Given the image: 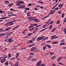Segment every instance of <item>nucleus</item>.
<instances>
[{"instance_id": "f257e3e1", "label": "nucleus", "mask_w": 66, "mask_h": 66, "mask_svg": "<svg viewBox=\"0 0 66 66\" xmlns=\"http://www.w3.org/2000/svg\"><path fill=\"white\" fill-rule=\"evenodd\" d=\"M4 41L6 42H10V43H13V39L12 38H11L10 39L8 38L4 40Z\"/></svg>"}, {"instance_id": "f03ea898", "label": "nucleus", "mask_w": 66, "mask_h": 66, "mask_svg": "<svg viewBox=\"0 0 66 66\" xmlns=\"http://www.w3.org/2000/svg\"><path fill=\"white\" fill-rule=\"evenodd\" d=\"M36 49V47H34L31 49V51H34V50Z\"/></svg>"}, {"instance_id": "7ed1b4c3", "label": "nucleus", "mask_w": 66, "mask_h": 66, "mask_svg": "<svg viewBox=\"0 0 66 66\" xmlns=\"http://www.w3.org/2000/svg\"><path fill=\"white\" fill-rule=\"evenodd\" d=\"M62 59V57L60 56L59 57L57 60V61L58 62H59V61H60Z\"/></svg>"}, {"instance_id": "20e7f679", "label": "nucleus", "mask_w": 66, "mask_h": 66, "mask_svg": "<svg viewBox=\"0 0 66 66\" xmlns=\"http://www.w3.org/2000/svg\"><path fill=\"white\" fill-rule=\"evenodd\" d=\"M56 56L54 55V56H52V57H51V59L52 60H53L55 59V58H56Z\"/></svg>"}, {"instance_id": "39448f33", "label": "nucleus", "mask_w": 66, "mask_h": 66, "mask_svg": "<svg viewBox=\"0 0 66 66\" xmlns=\"http://www.w3.org/2000/svg\"><path fill=\"white\" fill-rule=\"evenodd\" d=\"M7 58V56L6 55H5L3 56V60H4V59Z\"/></svg>"}, {"instance_id": "423d86ee", "label": "nucleus", "mask_w": 66, "mask_h": 66, "mask_svg": "<svg viewBox=\"0 0 66 66\" xmlns=\"http://www.w3.org/2000/svg\"><path fill=\"white\" fill-rule=\"evenodd\" d=\"M26 31H27V29H26L24 30L22 32V33L23 34H25L26 33V32H26Z\"/></svg>"}, {"instance_id": "0eeeda50", "label": "nucleus", "mask_w": 66, "mask_h": 66, "mask_svg": "<svg viewBox=\"0 0 66 66\" xmlns=\"http://www.w3.org/2000/svg\"><path fill=\"white\" fill-rule=\"evenodd\" d=\"M31 24V26H32V25H33L34 26H36V27H37V26L38 25V24H36V23H34L33 24Z\"/></svg>"}, {"instance_id": "6e6552de", "label": "nucleus", "mask_w": 66, "mask_h": 66, "mask_svg": "<svg viewBox=\"0 0 66 66\" xmlns=\"http://www.w3.org/2000/svg\"><path fill=\"white\" fill-rule=\"evenodd\" d=\"M34 21L36 22H38V21H39V20L37 19H34Z\"/></svg>"}, {"instance_id": "1a4fd4ad", "label": "nucleus", "mask_w": 66, "mask_h": 66, "mask_svg": "<svg viewBox=\"0 0 66 66\" xmlns=\"http://www.w3.org/2000/svg\"><path fill=\"white\" fill-rule=\"evenodd\" d=\"M46 46H47L48 48H51V46L50 45L47 44V45Z\"/></svg>"}, {"instance_id": "9d476101", "label": "nucleus", "mask_w": 66, "mask_h": 66, "mask_svg": "<svg viewBox=\"0 0 66 66\" xmlns=\"http://www.w3.org/2000/svg\"><path fill=\"white\" fill-rule=\"evenodd\" d=\"M11 27H9L8 28H6L5 29L6 30V31H8V30H10V29H11Z\"/></svg>"}, {"instance_id": "9b49d317", "label": "nucleus", "mask_w": 66, "mask_h": 66, "mask_svg": "<svg viewBox=\"0 0 66 66\" xmlns=\"http://www.w3.org/2000/svg\"><path fill=\"white\" fill-rule=\"evenodd\" d=\"M52 25H51L50 26L49 29L50 30H51V29H52Z\"/></svg>"}, {"instance_id": "f8f14e48", "label": "nucleus", "mask_w": 66, "mask_h": 66, "mask_svg": "<svg viewBox=\"0 0 66 66\" xmlns=\"http://www.w3.org/2000/svg\"><path fill=\"white\" fill-rule=\"evenodd\" d=\"M6 61V59H4V60H3L1 61V63H3L5 62Z\"/></svg>"}, {"instance_id": "ddd939ff", "label": "nucleus", "mask_w": 66, "mask_h": 66, "mask_svg": "<svg viewBox=\"0 0 66 66\" xmlns=\"http://www.w3.org/2000/svg\"><path fill=\"white\" fill-rule=\"evenodd\" d=\"M41 40V39L40 38V37H39L37 39V41H39Z\"/></svg>"}, {"instance_id": "4468645a", "label": "nucleus", "mask_w": 66, "mask_h": 66, "mask_svg": "<svg viewBox=\"0 0 66 66\" xmlns=\"http://www.w3.org/2000/svg\"><path fill=\"white\" fill-rule=\"evenodd\" d=\"M35 27H34V28H30L29 29V31H32V30H33L35 29Z\"/></svg>"}, {"instance_id": "2eb2a0df", "label": "nucleus", "mask_w": 66, "mask_h": 66, "mask_svg": "<svg viewBox=\"0 0 66 66\" xmlns=\"http://www.w3.org/2000/svg\"><path fill=\"white\" fill-rule=\"evenodd\" d=\"M6 33H4L3 34H1L2 37L3 36H4L5 35H6Z\"/></svg>"}, {"instance_id": "dca6fc26", "label": "nucleus", "mask_w": 66, "mask_h": 66, "mask_svg": "<svg viewBox=\"0 0 66 66\" xmlns=\"http://www.w3.org/2000/svg\"><path fill=\"white\" fill-rule=\"evenodd\" d=\"M58 42L56 41L55 42H54L53 43H52V44H58Z\"/></svg>"}, {"instance_id": "f3484780", "label": "nucleus", "mask_w": 66, "mask_h": 66, "mask_svg": "<svg viewBox=\"0 0 66 66\" xmlns=\"http://www.w3.org/2000/svg\"><path fill=\"white\" fill-rule=\"evenodd\" d=\"M31 60L32 61H33V62H35V61L37 60V59H32Z\"/></svg>"}, {"instance_id": "a211bd4d", "label": "nucleus", "mask_w": 66, "mask_h": 66, "mask_svg": "<svg viewBox=\"0 0 66 66\" xmlns=\"http://www.w3.org/2000/svg\"><path fill=\"white\" fill-rule=\"evenodd\" d=\"M47 48V46L46 45H45V46L43 47V49L44 50H45L46 49V48Z\"/></svg>"}, {"instance_id": "6ab92c4d", "label": "nucleus", "mask_w": 66, "mask_h": 66, "mask_svg": "<svg viewBox=\"0 0 66 66\" xmlns=\"http://www.w3.org/2000/svg\"><path fill=\"white\" fill-rule=\"evenodd\" d=\"M13 33V31H12L10 33V34H9L6 37V38H7V37H9V36H10V35H10L11 34H12V33Z\"/></svg>"}, {"instance_id": "aec40b11", "label": "nucleus", "mask_w": 66, "mask_h": 66, "mask_svg": "<svg viewBox=\"0 0 66 66\" xmlns=\"http://www.w3.org/2000/svg\"><path fill=\"white\" fill-rule=\"evenodd\" d=\"M48 37H46L45 38H43V39H42V40H46V39H47V38H48Z\"/></svg>"}, {"instance_id": "412c9836", "label": "nucleus", "mask_w": 66, "mask_h": 66, "mask_svg": "<svg viewBox=\"0 0 66 66\" xmlns=\"http://www.w3.org/2000/svg\"><path fill=\"white\" fill-rule=\"evenodd\" d=\"M35 45V44H32L31 45H30L29 46V47H32V46H34V45Z\"/></svg>"}, {"instance_id": "4be33fe9", "label": "nucleus", "mask_w": 66, "mask_h": 66, "mask_svg": "<svg viewBox=\"0 0 66 66\" xmlns=\"http://www.w3.org/2000/svg\"><path fill=\"white\" fill-rule=\"evenodd\" d=\"M30 12H28L27 13V17H29V16H30Z\"/></svg>"}, {"instance_id": "5701e85b", "label": "nucleus", "mask_w": 66, "mask_h": 66, "mask_svg": "<svg viewBox=\"0 0 66 66\" xmlns=\"http://www.w3.org/2000/svg\"><path fill=\"white\" fill-rule=\"evenodd\" d=\"M11 56H12V55H11L10 53L8 55V57L9 59H10V58L11 57Z\"/></svg>"}, {"instance_id": "b1692460", "label": "nucleus", "mask_w": 66, "mask_h": 66, "mask_svg": "<svg viewBox=\"0 0 66 66\" xmlns=\"http://www.w3.org/2000/svg\"><path fill=\"white\" fill-rule=\"evenodd\" d=\"M36 66H40V64H39V63H37L36 64Z\"/></svg>"}, {"instance_id": "393cba45", "label": "nucleus", "mask_w": 66, "mask_h": 66, "mask_svg": "<svg viewBox=\"0 0 66 66\" xmlns=\"http://www.w3.org/2000/svg\"><path fill=\"white\" fill-rule=\"evenodd\" d=\"M4 2L6 3H9L10 2L7 1H4Z\"/></svg>"}, {"instance_id": "a878e982", "label": "nucleus", "mask_w": 66, "mask_h": 66, "mask_svg": "<svg viewBox=\"0 0 66 66\" xmlns=\"http://www.w3.org/2000/svg\"><path fill=\"white\" fill-rule=\"evenodd\" d=\"M8 61H7L5 62V65H9V63H8Z\"/></svg>"}, {"instance_id": "bb28decb", "label": "nucleus", "mask_w": 66, "mask_h": 66, "mask_svg": "<svg viewBox=\"0 0 66 66\" xmlns=\"http://www.w3.org/2000/svg\"><path fill=\"white\" fill-rule=\"evenodd\" d=\"M17 16V15H16L14 14H11V15H8V16Z\"/></svg>"}, {"instance_id": "cd10ccee", "label": "nucleus", "mask_w": 66, "mask_h": 66, "mask_svg": "<svg viewBox=\"0 0 66 66\" xmlns=\"http://www.w3.org/2000/svg\"><path fill=\"white\" fill-rule=\"evenodd\" d=\"M13 4H10L8 6H10V7H11V6H12V5H13Z\"/></svg>"}, {"instance_id": "c85d7f7f", "label": "nucleus", "mask_w": 66, "mask_h": 66, "mask_svg": "<svg viewBox=\"0 0 66 66\" xmlns=\"http://www.w3.org/2000/svg\"><path fill=\"white\" fill-rule=\"evenodd\" d=\"M50 53L51 55H53V54H54V53L53 52H50Z\"/></svg>"}, {"instance_id": "c756f323", "label": "nucleus", "mask_w": 66, "mask_h": 66, "mask_svg": "<svg viewBox=\"0 0 66 66\" xmlns=\"http://www.w3.org/2000/svg\"><path fill=\"white\" fill-rule=\"evenodd\" d=\"M51 13L52 15L53 14H54V11H53V10H51Z\"/></svg>"}, {"instance_id": "7c9ffc66", "label": "nucleus", "mask_w": 66, "mask_h": 66, "mask_svg": "<svg viewBox=\"0 0 66 66\" xmlns=\"http://www.w3.org/2000/svg\"><path fill=\"white\" fill-rule=\"evenodd\" d=\"M25 10H27V11H29L30 10V8H27V7L25 8Z\"/></svg>"}, {"instance_id": "2f4dec72", "label": "nucleus", "mask_w": 66, "mask_h": 66, "mask_svg": "<svg viewBox=\"0 0 66 66\" xmlns=\"http://www.w3.org/2000/svg\"><path fill=\"white\" fill-rule=\"evenodd\" d=\"M32 34V33H30L29 34H28V36H31V35Z\"/></svg>"}, {"instance_id": "473e14b6", "label": "nucleus", "mask_w": 66, "mask_h": 66, "mask_svg": "<svg viewBox=\"0 0 66 66\" xmlns=\"http://www.w3.org/2000/svg\"><path fill=\"white\" fill-rule=\"evenodd\" d=\"M19 3H20V4H23V3L24 4V2H22V1H20Z\"/></svg>"}, {"instance_id": "72a5a7b5", "label": "nucleus", "mask_w": 66, "mask_h": 66, "mask_svg": "<svg viewBox=\"0 0 66 66\" xmlns=\"http://www.w3.org/2000/svg\"><path fill=\"white\" fill-rule=\"evenodd\" d=\"M54 21H51L50 23H49L48 24V25H50V24H52L53 23Z\"/></svg>"}, {"instance_id": "f704fd0d", "label": "nucleus", "mask_w": 66, "mask_h": 66, "mask_svg": "<svg viewBox=\"0 0 66 66\" xmlns=\"http://www.w3.org/2000/svg\"><path fill=\"white\" fill-rule=\"evenodd\" d=\"M38 2L39 3H42V4H44V2H43L41 1H38Z\"/></svg>"}, {"instance_id": "c9c22d12", "label": "nucleus", "mask_w": 66, "mask_h": 66, "mask_svg": "<svg viewBox=\"0 0 66 66\" xmlns=\"http://www.w3.org/2000/svg\"><path fill=\"white\" fill-rule=\"evenodd\" d=\"M46 27H47V25H44L43 26L42 28H45Z\"/></svg>"}, {"instance_id": "e433bc0d", "label": "nucleus", "mask_w": 66, "mask_h": 66, "mask_svg": "<svg viewBox=\"0 0 66 66\" xmlns=\"http://www.w3.org/2000/svg\"><path fill=\"white\" fill-rule=\"evenodd\" d=\"M38 63H39L40 64H41V63H42V61L40 60Z\"/></svg>"}, {"instance_id": "4c0bfd02", "label": "nucleus", "mask_w": 66, "mask_h": 66, "mask_svg": "<svg viewBox=\"0 0 66 66\" xmlns=\"http://www.w3.org/2000/svg\"><path fill=\"white\" fill-rule=\"evenodd\" d=\"M14 24V23H11L10 24H9V25H8V26H12V25H13Z\"/></svg>"}, {"instance_id": "58836bf2", "label": "nucleus", "mask_w": 66, "mask_h": 66, "mask_svg": "<svg viewBox=\"0 0 66 66\" xmlns=\"http://www.w3.org/2000/svg\"><path fill=\"white\" fill-rule=\"evenodd\" d=\"M31 25V26H30V27H29V28H33V27H34V26H32Z\"/></svg>"}, {"instance_id": "ea45409f", "label": "nucleus", "mask_w": 66, "mask_h": 66, "mask_svg": "<svg viewBox=\"0 0 66 66\" xmlns=\"http://www.w3.org/2000/svg\"><path fill=\"white\" fill-rule=\"evenodd\" d=\"M15 60V57H12V58L11 59H10V60Z\"/></svg>"}, {"instance_id": "a19ab883", "label": "nucleus", "mask_w": 66, "mask_h": 66, "mask_svg": "<svg viewBox=\"0 0 66 66\" xmlns=\"http://www.w3.org/2000/svg\"><path fill=\"white\" fill-rule=\"evenodd\" d=\"M40 66H45V64L42 63L40 64Z\"/></svg>"}, {"instance_id": "79ce46f5", "label": "nucleus", "mask_w": 66, "mask_h": 66, "mask_svg": "<svg viewBox=\"0 0 66 66\" xmlns=\"http://www.w3.org/2000/svg\"><path fill=\"white\" fill-rule=\"evenodd\" d=\"M4 13V12H3L2 10H0V13L2 14V13Z\"/></svg>"}, {"instance_id": "37998d69", "label": "nucleus", "mask_w": 66, "mask_h": 66, "mask_svg": "<svg viewBox=\"0 0 66 66\" xmlns=\"http://www.w3.org/2000/svg\"><path fill=\"white\" fill-rule=\"evenodd\" d=\"M45 37L44 36L40 37L41 40L42 39H43V38H44V37Z\"/></svg>"}, {"instance_id": "c03bdc74", "label": "nucleus", "mask_w": 66, "mask_h": 66, "mask_svg": "<svg viewBox=\"0 0 66 66\" xmlns=\"http://www.w3.org/2000/svg\"><path fill=\"white\" fill-rule=\"evenodd\" d=\"M59 23H60V21L59 20H57L56 22V24H59Z\"/></svg>"}, {"instance_id": "a18cd8bd", "label": "nucleus", "mask_w": 66, "mask_h": 66, "mask_svg": "<svg viewBox=\"0 0 66 66\" xmlns=\"http://www.w3.org/2000/svg\"><path fill=\"white\" fill-rule=\"evenodd\" d=\"M58 63H59V64H60V65H64V64H63L61 62H59Z\"/></svg>"}, {"instance_id": "49530a36", "label": "nucleus", "mask_w": 66, "mask_h": 66, "mask_svg": "<svg viewBox=\"0 0 66 66\" xmlns=\"http://www.w3.org/2000/svg\"><path fill=\"white\" fill-rule=\"evenodd\" d=\"M19 64V63H16L15 65V66H18V64Z\"/></svg>"}, {"instance_id": "de8ad7c7", "label": "nucleus", "mask_w": 66, "mask_h": 66, "mask_svg": "<svg viewBox=\"0 0 66 66\" xmlns=\"http://www.w3.org/2000/svg\"><path fill=\"white\" fill-rule=\"evenodd\" d=\"M13 14L12 12H10L9 13H8V15H10V14Z\"/></svg>"}, {"instance_id": "09e8293b", "label": "nucleus", "mask_w": 66, "mask_h": 66, "mask_svg": "<svg viewBox=\"0 0 66 66\" xmlns=\"http://www.w3.org/2000/svg\"><path fill=\"white\" fill-rule=\"evenodd\" d=\"M51 39H55V38H54L53 36L51 37Z\"/></svg>"}, {"instance_id": "8fccbe9b", "label": "nucleus", "mask_w": 66, "mask_h": 66, "mask_svg": "<svg viewBox=\"0 0 66 66\" xmlns=\"http://www.w3.org/2000/svg\"><path fill=\"white\" fill-rule=\"evenodd\" d=\"M54 9L55 10H59V7H57L56 8H54Z\"/></svg>"}, {"instance_id": "3c124183", "label": "nucleus", "mask_w": 66, "mask_h": 66, "mask_svg": "<svg viewBox=\"0 0 66 66\" xmlns=\"http://www.w3.org/2000/svg\"><path fill=\"white\" fill-rule=\"evenodd\" d=\"M30 55H34V53H30Z\"/></svg>"}, {"instance_id": "603ef678", "label": "nucleus", "mask_w": 66, "mask_h": 66, "mask_svg": "<svg viewBox=\"0 0 66 66\" xmlns=\"http://www.w3.org/2000/svg\"><path fill=\"white\" fill-rule=\"evenodd\" d=\"M65 45V44L64 43H61V44H60V46H62V45Z\"/></svg>"}, {"instance_id": "864d4df0", "label": "nucleus", "mask_w": 66, "mask_h": 66, "mask_svg": "<svg viewBox=\"0 0 66 66\" xmlns=\"http://www.w3.org/2000/svg\"><path fill=\"white\" fill-rule=\"evenodd\" d=\"M33 41H32V40H30L29 41V43H33Z\"/></svg>"}, {"instance_id": "5fc2aeb1", "label": "nucleus", "mask_w": 66, "mask_h": 66, "mask_svg": "<svg viewBox=\"0 0 66 66\" xmlns=\"http://www.w3.org/2000/svg\"><path fill=\"white\" fill-rule=\"evenodd\" d=\"M39 8L40 9H44V7L42 6H40Z\"/></svg>"}, {"instance_id": "6e6d98bb", "label": "nucleus", "mask_w": 66, "mask_h": 66, "mask_svg": "<svg viewBox=\"0 0 66 66\" xmlns=\"http://www.w3.org/2000/svg\"><path fill=\"white\" fill-rule=\"evenodd\" d=\"M37 37V36H36L34 38H32V39H34V38L35 39H36Z\"/></svg>"}, {"instance_id": "4d7b16f0", "label": "nucleus", "mask_w": 66, "mask_h": 66, "mask_svg": "<svg viewBox=\"0 0 66 66\" xmlns=\"http://www.w3.org/2000/svg\"><path fill=\"white\" fill-rule=\"evenodd\" d=\"M64 17V13H63L62 15V17L63 18Z\"/></svg>"}, {"instance_id": "13d9d810", "label": "nucleus", "mask_w": 66, "mask_h": 66, "mask_svg": "<svg viewBox=\"0 0 66 66\" xmlns=\"http://www.w3.org/2000/svg\"><path fill=\"white\" fill-rule=\"evenodd\" d=\"M58 14H61V11H60L59 12H58Z\"/></svg>"}, {"instance_id": "bf43d9fd", "label": "nucleus", "mask_w": 66, "mask_h": 66, "mask_svg": "<svg viewBox=\"0 0 66 66\" xmlns=\"http://www.w3.org/2000/svg\"><path fill=\"white\" fill-rule=\"evenodd\" d=\"M9 63L10 64V65H12V64H13V63H12V62L11 61L9 62Z\"/></svg>"}, {"instance_id": "052dcab7", "label": "nucleus", "mask_w": 66, "mask_h": 66, "mask_svg": "<svg viewBox=\"0 0 66 66\" xmlns=\"http://www.w3.org/2000/svg\"><path fill=\"white\" fill-rule=\"evenodd\" d=\"M19 54H20L19 53H17L16 54V55L17 56H19Z\"/></svg>"}, {"instance_id": "680f3d73", "label": "nucleus", "mask_w": 66, "mask_h": 66, "mask_svg": "<svg viewBox=\"0 0 66 66\" xmlns=\"http://www.w3.org/2000/svg\"><path fill=\"white\" fill-rule=\"evenodd\" d=\"M20 3H16V5H18V6L19 5H20Z\"/></svg>"}, {"instance_id": "e2e57ef3", "label": "nucleus", "mask_w": 66, "mask_h": 66, "mask_svg": "<svg viewBox=\"0 0 66 66\" xmlns=\"http://www.w3.org/2000/svg\"><path fill=\"white\" fill-rule=\"evenodd\" d=\"M51 42V41H47L46 42L47 43H50V42Z\"/></svg>"}, {"instance_id": "0e129e2a", "label": "nucleus", "mask_w": 66, "mask_h": 66, "mask_svg": "<svg viewBox=\"0 0 66 66\" xmlns=\"http://www.w3.org/2000/svg\"><path fill=\"white\" fill-rule=\"evenodd\" d=\"M38 30V28H37L35 29V31H36L37 30Z\"/></svg>"}, {"instance_id": "69168bd1", "label": "nucleus", "mask_w": 66, "mask_h": 66, "mask_svg": "<svg viewBox=\"0 0 66 66\" xmlns=\"http://www.w3.org/2000/svg\"><path fill=\"white\" fill-rule=\"evenodd\" d=\"M64 40H65V39H63L61 41V42L62 43H63V42H64Z\"/></svg>"}, {"instance_id": "338daca9", "label": "nucleus", "mask_w": 66, "mask_h": 66, "mask_svg": "<svg viewBox=\"0 0 66 66\" xmlns=\"http://www.w3.org/2000/svg\"><path fill=\"white\" fill-rule=\"evenodd\" d=\"M66 22V20H64L63 22V23L64 24V23H65V22Z\"/></svg>"}, {"instance_id": "774afa93", "label": "nucleus", "mask_w": 66, "mask_h": 66, "mask_svg": "<svg viewBox=\"0 0 66 66\" xmlns=\"http://www.w3.org/2000/svg\"><path fill=\"white\" fill-rule=\"evenodd\" d=\"M63 59H66V56H63Z\"/></svg>"}]
</instances>
